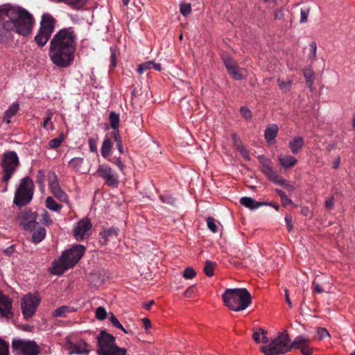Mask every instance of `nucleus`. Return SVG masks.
I'll return each mask as SVG.
<instances>
[{
	"label": "nucleus",
	"mask_w": 355,
	"mask_h": 355,
	"mask_svg": "<svg viewBox=\"0 0 355 355\" xmlns=\"http://www.w3.org/2000/svg\"><path fill=\"white\" fill-rule=\"evenodd\" d=\"M77 36L72 28L60 30L50 42L49 57L58 67L71 66L74 60Z\"/></svg>",
	"instance_id": "1"
},
{
	"label": "nucleus",
	"mask_w": 355,
	"mask_h": 355,
	"mask_svg": "<svg viewBox=\"0 0 355 355\" xmlns=\"http://www.w3.org/2000/svg\"><path fill=\"white\" fill-rule=\"evenodd\" d=\"M0 20L5 31H15L23 37L32 33L35 24L33 15L26 9L11 4L0 6Z\"/></svg>",
	"instance_id": "2"
},
{
	"label": "nucleus",
	"mask_w": 355,
	"mask_h": 355,
	"mask_svg": "<svg viewBox=\"0 0 355 355\" xmlns=\"http://www.w3.org/2000/svg\"><path fill=\"white\" fill-rule=\"evenodd\" d=\"M85 251L83 245H75L64 251L60 258L55 260L50 268L51 274L62 275L67 270L73 268L81 259Z\"/></svg>",
	"instance_id": "3"
},
{
	"label": "nucleus",
	"mask_w": 355,
	"mask_h": 355,
	"mask_svg": "<svg viewBox=\"0 0 355 355\" xmlns=\"http://www.w3.org/2000/svg\"><path fill=\"white\" fill-rule=\"evenodd\" d=\"M225 304L234 311L245 310L251 303V295L246 288H227L223 294Z\"/></svg>",
	"instance_id": "4"
},
{
	"label": "nucleus",
	"mask_w": 355,
	"mask_h": 355,
	"mask_svg": "<svg viewBox=\"0 0 355 355\" xmlns=\"http://www.w3.org/2000/svg\"><path fill=\"white\" fill-rule=\"evenodd\" d=\"M97 340L96 352L99 355H127L126 349L118 347L115 337L105 331L100 332Z\"/></svg>",
	"instance_id": "5"
},
{
	"label": "nucleus",
	"mask_w": 355,
	"mask_h": 355,
	"mask_svg": "<svg viewBox=\"0 0 355 355\" xmlns=\"http://www.w3.org/2000/svg\"><path fill=\"white\" fill-rule=\"evenodd\" d=\"M292 343L286 333H279L277 338L273 339L268 345L262 346L261 351L265 355L284 354L291 351Z\"/></svg>",
	"instance_id": "6"
},
{
	"label": "nucleus",
	"mask_w": 355,
	"mask_h": 355,
	"mask_svg": "<svg viewBox=\"0 0 355 355\" xmlns=\"http://www.w3.org/2000/svg\"><path fill=\"white\" fill-rule=\"evenodd\" d=\"M34 184L29 177L20 180L15 193L13 202L18 207H24L29 204L33 196Z\"/></svg>",
	"instance_id": "7"
},
{
	"label": "nucleus",
	"mask_w": 355,
	"mask_h": 355,
	"mask_svg": "<svg viewBox=\"0 0 355 355\" xmlns=\"http://www.w3.org/2000/svg\"><path fill=\"white\" fill-rule=\"evenodd\" d=\"M55 19L50 14L44 13L42 15L40 28L34 38L39 46L43 47L49 40L55 29Z\"/></svg>",
	"instance_id": "8"
},
{
	"label": "nucleus",
	"mask_w": 355,
	"mask_h": 355,
	"mask_svg": "<svg viewBox=\"0 0 355 355\" xmlns=\"http://www.w3.org/2000/svg\"><path fill=\"white\" fill-rule=\"evenodd\" d=\"M19 165V158L15 151L5 152L1 159V166L3 171L2 181L8 183Z\"/></svg>",
	"instance_id": "9"
},
{
	"label": "nucleus",
	"mask_w": 355,
	"mask_h": 355,
	"mask_svg": "<svg viewBox=\"0 0 355 355\" xmlns=\"http://www.w3.org/2000/svg\"><path fill=\"white\" fill-rule=\"evenodd\" d=\"M12 349L17 355H38L40 349L33 340L15 338L12 341Z\"/></svg>",
	"instance_id": "10"
},
{
	"label": "nucleus",
	"mask_w": 355,
	"mask_h": 355,
	"mask_svg": "<svg viewBox=\"0 0 355 355\" xmlns=\"http://www.w3.org/2000/svg\"><path fill=\"white\" fill-rule=\"evenodd\" d=\"M40 302V297L36 295L28 294L21 302L22 314L26 320L32 318Z\"/></svg>",
	"instance_id": "11"
},
{
	"label": "nucleus",
	"mask_w": 355,
	"mask_h": 355,
	"mask_svg": "<svg viewBox=\"0 0 355 355\" xmlns=\"http://www.w3.org/2000/svg\"><path fill=\"white\" fill-rule=\"evenodd\" d=\"M92 224L87 218H84L79 220L74 230L73 236L76 240H82L88 238L91 234Z\"/></svg>",
	"instance_id": "12"
},
{
	"label": "nucleus",
	"mask_w": 355,
	"mask_h": 355,
	"mask_svg": "<svg viewBox=\"0 0 355 355\" xmlns=\"http://www.w3.org/2000/svg\"><path fill=\"white\" fill-rule=\"evenodd\" d=\"M258 159L261 164V171L267 177V178L275 183L280 177L273 169L272 163L270 159H268L265 155L258 156Z\"/></svg>",
	"instance_id": "13"
},
{
	"label": "nucleus",
	"mask_w": 355,
	"mask_h": 355,
	"mask_svg": "<svg viewBox=\"0 0 355 355\" xmlns=\"http://www.w3.org/2000/svg\"><path fill=\"white\" fill-rule=\"evenodd\" d=\"M97 173L110 187H117L119 184L116 173L107 165L102 164L98 168Z\"/></svg>",
	"instance_id": "14"
},
{
	"label": "nucleus",
	"mask_w": 355,
	"mask_h": 355,
	"mask_svg": "<svg viewBox=\"0 0 355 355\" xmlns=\"http://www.w3.org/2000/svg\"><path fill=\"white\" fill-rule=\"evenodd\" d=\"M332 281L329 276H324L322 278L317 277L312 282V290L313 293H329L331 289Z\"/></svg>",
	"instance_id": "15"
},
{
	"label": "nucleus",
	"mask_w": 355,
	"mask_h": 355,
	"mask_svg": "<svg viewBox=\"0 0 355 355\" xmlns=\"http://www.w3.org/2000/svg\"><path fill=\"white\" fill-rule=\"evenodd\" d=\"M49 186L51 192L55 198L60 202H65L67 204L69 203V197L60 188L55 174L53 173L52 175V178L49 180Z\"/></svg>",
	"instance_id": "16"
},
{
	"label": "nucleus",
	"mask_w": 355,
	"mask_h": 355,
	"mask_svg": "<svg viewBox=\"0 0 355 355\" xmlns=\"http://www.w3.org/2000/svg\"><path fill=\"white\" fill-rule=\"evenodd\" d=\"M0 317L6 320L13 318L12 300L0 291Z\"/></svg>",
	"instance_id": "17"
},
{
	"label": "nucleus",
	"mask_w": 355,
	"mask_h": 355,
	"mask_svg": "<svg viewBox=\"0 0 355 355\" xmlns=\"http://www.w3.org/2000/svg\"><path fill=\"white\" fill-rule=\"evenodd\" d=\"M292 348L299 349L303 355H312L313 350L309 347V340L300 336L292 343Z\"/></svg>",
	"instance_id": "18"
},
{
	"label": "nucleus",
	"mask_w": 355,
	"mask_h": 355,
	"mask_svg": "<svg viewBox=\"0 0 355 355\" xmlns=\"http://www.w3.org/2000/svg\"><path fill=\"white\" fill-rule=\"evenodd\" d=\"M100 242L102 245H105L109 241L116 239L118 236V231L116 229L113 227L107 230L105 229L100 233Z\"/></svg>",
	"instance_id": "19"
},
{
	"label": "nucleus",
	"mask_w": 355,
	"mask_h": 355,
	"mask_svg": "<svg viewBox=\"0 0 355 355\" xmlns=\"http://www.w3.org/2000/svg\"><path fill=\"white\" fill-rule=\"evenodd\" d=\"M278 160L282 166L286 169L293 167L297 162V159L294 156L283 154L278 155Z\"/></svg>",
	"instance_id": "20"
},
{
	"label": "nucleus",
	"mask_w": 355,
	"mask_h": 355,
	"mask_svg": "<svg viewBox=\"0 0 355 355\" xmlns=\"http://www.w3.org/2000/svg\"><path fill=\"white\" fill-rule=\"evenodd\" d=\"M278 126L277 124L272 123L269 125L264 132V137L268 144H272L278 133Z\"/></svg>",
	"instance_id": "21"
},
{
	"label": "nucleus",
	"mask_w": 355,
	"mask_h": 355,
	"mask_svg": "<svg viewBox=\"0 0 355 355\" xmlns=\"http://www.w3.org/2000/svg\"><path fill=\"white\" fill-rule=\"evenodd\" d=\"M304 145V139L302 137H295L292 140H291L288 143V147L291 149V152L296 155L300 150L303 148Z\"/></svg>",
	"instance_id": "22"
},
{
	"label": "nucleus",
	"mask_w": 355,
	"mask_h": 355,
	"mask_svg": "<svg viewBox=\"0 0 355 355\" xmlns=\"http://www.w3.org/2000/svg\"><path fill=\"white\" fill-rule=\"evenodd\" d=\"M232 140L234 142V145L236 146L237 148V150L240 152L241 156L245 159L249 160L250 157V153L249 151L243 146L241 141L240 139L235 134H233L232 135Z\"/></svg>",
	"instance_id": "23"
},
{
	"label": "nucleus",
	"mask_w": 355,
	"mask_h": 355,
	"mask_svg": "<svg viewBox=\"0 0 355 355\" xmlns=\"http://www.w3.org/2000/svg\"><path fill=\"white\" fill-rule=\"evenodd\" d=\"M240 203L243 206H244L247 208H249L250 209H256L259 208V207L266 205L264 202H257L254 199H252V198H250V197H242L240 199Z\"/></svg>",
	"instance_id": "24"
},
{
	"label": "nucleus",
	"mask_w": 355,
	"mask_h": 355,
	"mask_svg": "<svg viewBox=\"0 0 355 355\" xmlns=\"http://www.w3.org/2000/svg\"><path fill=\"white\" fill-rule=\"evenodd\" d=\"M55 3H63L73 9H78L83 7L87 2V0H49Z\"/></svg>",
	"instance_id": "25"
},
{
	"label": "nucleus",
	"mask_w": 355,
	"mask_h": 355,
	"mask_svg": "<svg viewBox=\"0 0 355 355\" xmlns=\"http://www.w3.org/2000/svg\"><path fill=\"white\" fill-rule=\"evenodd\" d=\"M19 110V104L13 103L8 109L4 112L3 116V121L6 123H10V119L14 116Z\"/></svg>",
	"instance_id": "26"
},
{
	"label": "nucleus",
	"mask_w": 355,
	"mask_h": 355,
	"mask_svg": "<svg viewBox=\"0 0 355 355\" xmlns=\"http://www.w3.org/2000/svg\"><path fill=\"white\" fill-rule=\"evenodd\" d=\"M112 148V142L111 139L106 136L103 141L101 152V155L104 158H107L111 153V150Z\"/></svg>",
	"instance_id": "27"
},
{
	"label": "nucleus",
	"mask_w": 355,
	"mask_h": 355,
	"mask_svg": "<svg viewBox=\"0 0 355 355\" xmlns=\"http://www.w3.org/2000/svg\"><path fill=\"white\" fill-rule=\"evenodd\" d=\"M69 349L71 354H82L87 352V344L85 343L79 345L72 343L70 344Z\"/></svg>",
	"instance_id": "28"
},
{
	"label": "nucleus",
	"mask_w": 355,
	"mask_h": 355,
	"mask_svg": "<svg viewBox=\"0 0 355 355\" xmlns=\"http://www.w3.org/2000/svg\"><path fill=\"white\" fill-rule=\"evenodd\" d=\"M84 162L83 157H74L70 159L68 166L73 171L78 172L80 171L81 166Z\"/></svg>",
	"instance_id": "29"
},
{
	"label": "nucleus",
	"mask_w": 355,
	"mask_h": 355,
	"mask_svg": "<svg viewBox=\"0 0 355 355\" xmlns=\"http://www.w3.org/2000/svg\"><path fill=\"white\" fill-rule=\"evenodd\" d=\"M303 75L306 79V83L309 88H312L314 78H313V71L311 67H306L303 71Z\"/></svg>",
	"instance_id": "30"
},
{
	"label": "nucleus",
	"mask_w": 355,
	"mask_h": 355,
	"mask_svg": "<svg viewBox=\"0 0 355 355\" xmlns=\"http://www.w3.org/2000/svg\"><path fill=\"white\" fill-rule=\"evenodd\" d=\"M277 85H278V87H279V89L283 93L288 92L291 90V86L293 85V80H289L285 81L283 79L279 78H277Z\"/></svg>",
	"instance_id": "31"
},
{
	"label": "nucleus",
	"mask_w": 355,
	"mask_h": 355,
	"mask_svg": "<svg viewBox=\"0 0 355 355\" xmlns=\"http://www.w3.org/2000/svg\"><path fill=\"white\" fill-rule=\"evenodd\" d=\"M46 236V230L44 227H40L35 230L32 236L33 242L38 243L41 242Z\"/></svg>",
	"instance_id": "32"
},
{
	"label": "nucleus",
	"mask_w": 355,
	"mask_h": 355,
	"mask_svg": "<svg viewBox=\"0 0 355 355\" xmlns=\"http://www.w3.org/2000/svg\"><path fill=\"white\" fill-rule=\"evenodd\" d=\"M217 264L216 262H213L209 260L206 261L203 268L205 274L207 277H212L214 275V270Z\"/></svg>",
	"instance_id": "33"
},
{
	"label": "nucleus",
	"mask_w": 355,
	"mask_h": 355,
	"mask_svg": "<svg viewBox=\"0 0 355 355\" xmlns=\"http://www.w3.org/2000/svg\"><path fill=\"white\" fill-rule=\"evenodd\" d=\"M108 318L112 324L117 329L122 330L125 334H128V331L122 326L119 320L112 312L108 313Z\"/></svg>",
	"instance_id": "34"
},
{
	"label": "nucleus",
	"mask_w": 355,
	"mask_h": 355,
	"mask_svg": "<svg viewBox=\"0 0 355 355\" xmlns=\"http://www.w3.org/2000/svg\"><path fill=\"white\" fill-rule=\"evenodd\" d=\"M46 206L48 209L55 211H60L62 207V205H58L51 197L46 198Z\"/></svg>",
	"instance_id": "35"
},
{
	"label": "nucleus",
	"mask_w": 355,
	"mask_h": 355,
	"mask_svg": "<svg viewBox=\"0 0 355 355\" xmlns=\"http://www.w3.org/2000/svg\"><path fill=\"white\" fill-rule=\"evenodd\" d=\"M110 125L112 128L114 130V131H119V116L118 114L115 113L114 112H111L110 114Z\"/></svg>",
	"instance_id": "36"
},
{
	"label": "nucleus",
	"mask_w": 355,
	"mask_h": 355,
	"mask_svg": "<svg viewBox=\"0 0 355 355\" xmlns=\"http://www.w3.org/2000/svg\"><path fill=\"white\" fill-rule=\"evenodd\" d=\"M227 71L234 80H241L243 78V75L238 68L237 64L232 66L230 69L227 70Z\"/></svg>",
	"instance_id": "37"
},
{
	"label": "nucleus",
	"mask_w": 355,
	"mask_h": 355,
	"mask_svg": "<svg viewBox=\"0 0 355 355\" xmlns=\"http://www.w3.org/2000/svg\"><path fill=\"white\" fill-rule=\"evenodd\" d=\"M71 311V309L67 306H62L57 308L53 313V317H65L67 313Z\"/></svg>",
	"instance_id": "38"
},
{
	"label": "nucleus",
	"mask_w": 355,
	"mask_h": 355,
	"mask_svg": "<svg viewBox=\"0 0 355 355\" xmlns=\"http://www.w3.org/2000/svg\"><path fill=\"white\" fill-rule=\"evenodd\" d=\"M112 135L113 139H114V141L116 142V147H117L119 153L121 154H123L124 153L123 142H122V139L119 135V131H113Z\"/></svg>",
	"instance_id": "39"
},
{
	"label": "nucleus",
	"mask_w": 355,
	"mask_h": 355,
	"mask_svg": "<svg viewBox=\"0 0 355 355\" xmlns=\"http://www.w3.org/2000/svg\"><path fill=\"white\" fill-rule=\"evenodd\" d=\"M98 141V137L97 135H94V137H89L88 139V145L89 148V150L92 153H97L98 149H97V144Z\"/></svg>",
	"instance_id": "40"
},
{
	"label": "nucleus",
	"mask_w": 355,
	"mask_h": 355,
	"mask_svg": "<svg viewBox=\"0 0 355 355\" xmlns=\"http://www.w3.org/2000/svg\"><path fill=\"white\" fill-rule=\"evenodd\" d=\"M46 114H47V116L43 123V127L46 130H49V129L53 130V125L51 122V119L53 115V112L52 110H49L46 112Z\"/></svg>",
	"instance_id": "41"
},
{
	"label": "nucleus",
	"mask_w": 355,
	"mask_h": 355,
	"mask_svg": "<svg viewBox=\"0 0 355 355\" xmlns=\"http://www.w3.org/2000/svg\"><path fill=\"white\" fill-rule=\"evenodd\" d=\"M275 191L280 197L282 205L286 206L288 205H291L293 203L292 200L286 196L285 192H284L282 190L276 189Z\"/></svg>",
	"instance_id": "42"
},
{
	"label": "nucleus",
	"mask_w": 355,
	"mask_h": 355,
	"mask_svg": "<svg viewBox=\"0 0 355 355\" xmlns=\"http://www.w3.org/2000/svg\"><path fill=\"white\" fill-rule=\"evenodd\" d=\"M275 184L282 186L290 191H293L295 189V187L293 184H291L289 182L282 178V177H279Z\"/></svg>",
	"instance_id": "43"
},
{
	"label": "nucleus",
	"mask_w": 355,
	"mask_h": 355,
	"mask_svg": "<svg viewBox=\"0 0 355 355\" xmlns=\"http://www.w3.org/2000/svg\"><path fill=\"white\" fill-rule=\"evenodd\" d=\"M96 318L99 320H105L108 315L105 309L103 306H98L96 310Z\"/></svg>",
	"instance_id": "44"
},
{
	"label": "nucleus",
	"mask_w": 355,
	"mask_h": 355,
	"mask_svg": "<svg viewBox=\"0 0 355 355\" xmlns=\"http://www.w3.org/2000/svg\"><path fill=\"white\" fill-rule=\"evenodd\" d=\"M196 275V272L191 267H187L183 272L182 276L187 279H191Z\"/></svg>",
	"instance_id": "45"
},
{
	"label": "nucleus",
	"mask_w": 355,
	"mask_h": 355,
	"mask_svg": "<svg viewBox=\"0 0 355 355\" xmlns=\"http://www.w3.org/2000/svg\"><path fill=\"white\" fill-rule=\"evenodd\" d=\"M207 224L208 228L213 232L216 233L218 232V226L216 223V220L213 217L209 216L207 218Z\"/></svg>",
	"instance_id": "46"
},
{
	"label": "nucleus",
	"mask_w": 355,
	"mask_h": 355,
	"mask_svg": "<svg viewBox=\"0 0 355 355\" xmlns=\"http://www.w3.org/2000/svg\"><path fill=\"white\" fill-rule=\"evenodd\" d=\"M309 46L310 53H309L308 57L311 61H314L316 58L317 44L315 42H311Z\"/></svg>",
	"instance_id": "47"
},
{
	"label": "nucleus",
	"mask_w": 355,
	"mask_h": 355,
	"mask_svg": "<svg viewBox=\"0 0 355 355\" xmlns=\"http://www.w3.org/2000/svg\"><path fill=\"white\" fill-rule=\"evenodd\" d=\"M0 355H9V344L0 338Z\"/></svg>",
	"instance_id": "48"
},
{
	"label": "nucleus",
	"mask_w": 355,
	"mask_h": 355,
	"mask_svg": "<svg viewBox=\"0 0 355 355\" xmlns=\"http://www.w3.org/2000/svg\"><path fill=\"white\" fill-rule=\"evenodd\" d=\"M180 11L183 16H188L191 12V5L189 3H181L180 6Z\"/></svg>",
	"instance_id": "49"
},
{
	"label": "nucleus",
	"mask_w": 355,
	"mask_h": 355,
	"mask_svg": "<svg viewBox=\"0 0 355 355\" xmlns=\"http://www.w3.org/2000/svg\"><path fill=\"white\" fill-rule=\"evenodd\" d=\"M153 69L152 67V61H148L144 63L139 64L137 67V72L140 74L143 73L144 71Z\"/></svg>",
	"instance_id": "50"
},
{
	"label": "nucleus",
	"mask_w": 355,
	"mask_h": 355,
	"mask_svg": "<svg viewBox=\"0 0 355 355\" xmlns=\"http://www.w3.org/2000/svg\"><path fill=\"white\" fill-rule=\"evenodd\" d=\"M240 114L246 120H250L252 117V111L247 107H241L240 108Z\"/></svg>",
	"instance_id": "51"
},
{
	"label": "nucleus",
	"mask_w": 355,
	"mask_h": 355,
	"mask_svg": "<svg viewBox=\"0 0 355 355\" xmlns=\"http://www.w3.org/2000/svg\"><path fill=\"white\" fill-rule=\"evenodd\" d=\"M63 141L62 137H57L50 140L49 146L51 148L55 149L59 147Z\"/></svg>",
	"instance_id": "52"
},
{
	"label": "nucleus",
	"mask_w": 355,
	"mask_h": 355,
	"mask_svg": "<svg viewBox=\"0 0 355 355\" xmlns=\"http://www.w3.org/2000/svg\"><path fill=\"white\" fill-rule=\"evenodd\" d=\"M223 61L227 70L230 69L232 66L236 64V62L231 57L228 55L223 56Z\"/></svg>",
	"instance_id": "53"
},
{
	"label": "nucleus",
	"mask_w": 355,
	"mask_h": 355,
	"mask_svg": "<svg viewBox=\"0 0 355 355\" xmlns=\"http://www.w3.org/2000/svg\"><path fill=\"white\" fill-rule=\"evenodd\" d=\"M41 222L42 224L46 226H49L53 223V220H51L49 214L46 211H44L41 215Z\"/></svg>",
	"instance_id": "54"
},
{
	"label": "nucleus",
	"mask_w": 355,
	"mask_h": 355,
	"mask_svg": "<svg viewBox=\"0 0 355 355\" xmlns=\"http://www.w3.org/2000/svg\"><path fill=\"white\" fill-rule=\"evenodd\" d=\"M309 9H301L300 11V21L301 24L306 23L308 20V17L309 15Z\"/></svg>",
	"instance_id": "55"
},
{
	"label": "nucleus",
	"mask_w": 355,
	"mask_h": 355,
	"mask_svg": "<svg viewBox=\"0 0 355 355\" xmlns=\"http://www.w3.org/2000/svg\"><path fill=\"white\" fill-rule=\"evenodd\" d=\"M317 334L319 340H322L326 337H330V334L325 328H318L317 330Z\"/></svg>",
	"instance_id": "56"
},
{
	"label": "nucleus",
	"mask_w": 355,
	"mask_h": 355,
	"mask_svg": "<svg viewBox=\"0 0 355 355\" xmlns=\"http://www.w3.org/2000/svg\"><path fill=\"white\" fill-rule=\"evenodd\" d=\"M44 173L42 171H39L37 175V182L38 183L40 188H44Z\"/></svg>",
	"instance_id": "57"
},
{
	"label": "nucleus",
	"mask_w": 355,
	"mask_h": 355,
	"mask_svg": "<svg viewBox=\"0 0 355 355\" xmlns=\"http://www.w3.org/2000/svg\"><path fill=\"white\" fill-rule=\"evenodd\" d=\"M334 201H335V199H334V197H333V196H331L329 198H328L327 200H326V201L324 202V206H325L326 209H327L328 210L332 209L334 206Z\"/></svg>",
	"instance_id": "58"
},
{
	"label": "nucleus",
	"mask_w": 355,
	"mask_h": 355,
	"mask_svg": "<svg viewBox=\"0 0 355 355\" xmlns=\"http://www.w3.org/2000/svg\"><path fill=\"white\" fill-rule=\"evenodd\" d=\"M284 17V10L282 9L276 10L274 12V18L275 20L282 19Z\"/></svg>",
	"instance_id": "59"
},
{
	"label": "nucleus",
	"mask_w": 355,
	"mask_h": 355,
	"mask_svg": "<svg viewBox=\"0 0 355 355\" xmlns=\"http://www.w3.org/2000/svg\"><path fill=\"white\" fill-rule=\"evenodd\" d=\"M261 335V333L260 331V329H257V331H254L252 334V338L253 340L257 343H261V338L260 336Z\"/></svg>",
	"instance_id": "60"
},
{
	"label": "nucleus",
	"mask_w": 355,
	"mask_h": 355,
	"mask_svg": "<svg viewBox=\"0 0 355 355\" xmlns=\"http://www.w3.org/2000/svg\"><path fill=\"white\" fill-rule=\"evenodd\" d=\"M31 218L32 220H31L27 224L25 225V228H26V229H31L35 227V216L32 214L31 215Z\"/></svg>",
	"instance_id": "61"
},
{
	"label": "nucleus",
	"mask_w": 355,
	"mask_h": 355,
	"mask_svg": "<svg viewBox=\"0 0 355 355\" xmlns=\"http://www.w3.org/2000/svg\"><path fill=\"white\" fill-rule=\"evenodd\" d=\"M260 331H261V336H262V339L261 340V342H262L265 344L268 343L269 342V340H268V338L267 337V334H268L267 331L261 328H260Z\"/></svg>",
	"instance_id": "62"
},
{
	"label": "nucleus",
	"mask_w": 355,
	"mask_h": 355,
	"mask_svg": "<svg viewBox=\"0 0 355 355\" xmlns=\"http://www.w3.org/2000/svg\"><path fill=\"white\" fill-rule=\"evenodd\" d=\"M114 164L117 166L121 172L123 173L124 165L119 157L115 158Z\"/></svg>",
	"instance_id": "63"
},
{
	"label": "nucleus",
	"mask_w": 355,
	"mask_h": 355,
	"mask_svg": "<svg viewBox=\"0 0 355 355\" xmlns=\"http://www.w3.org/2000/svg\"><path fill=\"white\" fill-rule=\"evenodd\" d=\"M284 292H285V299H286V302L287 303V304L288 305V306L290 308H292L293 307V304L290 300V297H289V294H288V289L285 288L284 289Z\"/></svg>",
	"instance_id": "64"
}]
</instances>
